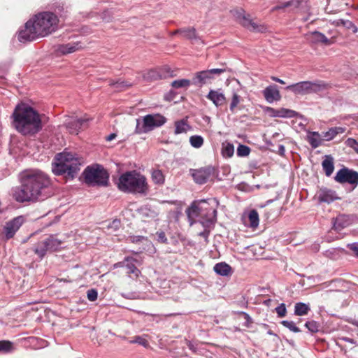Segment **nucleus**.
Listing matches in <instances>:
<instances>
[{
  "label": "nucleus",
  "instance_id": "nucleus-1",
  "mask_svg": "<svg viewBox=\"0 0 358 358\" xmlns=\"http://www.w3.org/2000/svg\"><path fill=\"white\" fill-rule=\"evenodd\" d=\"M21 185L13 190V196L18 202L43 200L45 190L51 185L50 178L38 169H29L20 174Z\"/></svg>",
  "mask_w": 358,
  "mask_h": 358
},
{
  "label": "nucleus",
  "instance_id": "nucleus-2",
  "mask_svg": "<svg viewBox=\"0 0 358 358\" xmlns=\"http://www.w3.org/2000/svg\"><path fill=\"white\" fill-rule=\"evenodd\" d=\"M11 119L13 127L22 135H33L42 129L38 113L24 103L15 106Z\"/></svg>",
  "mask_w": 358,
  "mask_h": 358
},
{
  "label": "nucleus",
  "instance_id": "nucleus-3",
  "mask_svg": "<svg viewBox=\"0 0 358 358\" xmlns=\"http://www.w3.org/2000/svg\"><path fill=\"white\" fill-rule=\"evenodd\" d=\"M217 205L218 201L215 198L194 201L185 210L189 224L192 225L195 218L199 217L202 226L213 225L217 220Z\"/></svg>",
  "mask_w": 358,
  "mask_h": 358
},
{
  "label": "nucleus",
  "instance_id": "nucleus-4",
  "mask_svg": "<svg viewBox=\"0 0 358 358\" xmlns=\"http://www.w3.org/2000/svg\"><path fill=\"white\" fill-rule=\"evenodd\" d=\"M82 163V159L76 154L64 151L55 155L52 171L56 176L64 175L73 179L80 171Z\"/></svg>",
  "mask_w": 358,
  "mask_h": 358
},
{
  "label": "nucleus",
  "instance_id": "nucleus-5",
  "mask_svg": "<svg viewBox=\"0 0 358 358\" xmlns=\"http://www.w3.org/2000/svg\"><path fill=\"white\" fill-rule=\"evenodd\" d=\"M118 189L126 193L145 194L148 187L146 178L136 171H127L120 175L117 182Z\"/></svg>",
  "mask_w": 358,
  "mask_h": 358
},
{
  "label": "nucleus",
  "instance_id": "nucleus-6",
  "mask_svg": "<svg viewBox=\"0 0 358 358\" xmlns=\"http://www.w3.org/2000/svg\"><path fill=\"white\" fill-rule=\"evenodd\" d=\"M32 23L41 37L55 32L58 27V17L52 12H41L32 19Z\"/></svg>",
  "mask_w": 358,
  "mask_h": 358
},
{
  "label": "nucleus",
  "instance_id": "nucleus-7",
  "mask_svg": "<svg viewBox=\"0 0 358 358\" xmlns=\"http://www.w3.org/2000/svg\"><path fill=\"white\" fill-rule=\"evenodd\" d=\"M166 121L164 116L161 114H149L142 119H136L135 133L138 134H145L152 131L156 127L162 126Z\"/></svg>",
  "mask_w": 358,
  "mask_h": 358
},
{
  "label": "nucleus",
  "instance_id": "nucleus-8",
  "mask_svg": "<svg viewBox=\"0 0 358 358\" xmlns=\"http://www.w3.org/2000/svg\"><path fill=\"white\" fill-rule=\"evenodd\" d=\"M86 183L92 186H107L109 175L101 165L88 166L84 171Z\"/></svg>",
  "mask_w": 358,
  "mask_h": 358
},
{
  "label": "nucleus",
  "instance_id": "nucleus-9",
  "mask_svg": "<svg viewBox=\"0 0 358 358\" xmlns=\"http://www.w3.org/2000/svg\"><path fill=\"white\" fill-rule=\"evenodd\" d=\"M329 85L324 81H303L289 85L287 90H291L296 94H306L317 93L325 91L328 89Z\"/></svg>",
  "mask_w": 358,
  "mask_h": 358
},
{
  "label": "nucleus",
  "instance_id": "nucleus-10",
  "mask_svg": "<svg viewBox=\"0 0 358 358\" xmlns=\"http://www.w3.org/2000/svg\"><path fill=\"white\" fill-rule=\"evenodd\" d=\"M62 241L55 236L50 235L48 238L38 241L34 249L36 255L41 259L48 252H54L61 248Z\"/></svg>",
  "mask_w": 358,
  "mask_h": 358
},
{
  "label": "nucleus",
  "instance_id": "nucleus-11",
  "mask_svg": "<svg viewBox=\"0 0 358 358\" xmlns=\"http://www.w3.org/2000/svg\"><path fill=\"white\" fill-rule=\"evenodd\" d=\"M226 71L225 69H212L196 72L192 79V83L196 86H203L210 82L216 76Z\"/></svg>",
  "mask_w": 358,
  "mask_h": 358
},
{
  "label": "nucleus",
  "instance_id": "nucleus-12",
  "mask_svg": "<svg viewBox=\"0 0 358 358\" xmlns=\"http://www.w3.org/2000/svg\"><path fill=\"white\" fill-rule=\"evenodd\" d=\"M24 222L23 216H17L13 220L6 222L2 235L6 240L12 238Z\"/></svg>",
  "mask_w": 358,
  "mask_h": 358
},
{
  "label": "nucleus",
  "instance_id": "nucleus-13",
  "mask_svg": "<svg viewBox=\"0 0 358 358\" xmlns=\"http://www.w3.org/2000/svg\"><path fill=\"white\" fill-rule=\"evenodd\" d=\"M335 180L340 183H349L357 186L358 185V172L348 168L340 169L335 176Z\"/></svg>",
  "mask_w": 358,
  "mask_h": 358
},
{
  "label": "nucleus",
  "instance_id": "nucleus-14",
  "mask_svg": "<svg viewBox=\"0 0 358 358\" xmlns=\"http://www.w3.org/2000/svg\"><path fill=\"white\" fill-rule=\"evenodd\" d=\"M38 37L41 36L37 32L36 27L33 24L32 20L27 21L24 25V28L21 29L18 34L19 41L23 43L34 41Z\"/></svg>",
  "mask_w": 358,
  "mask_h": 358
},
{
  "label": "nucleus",
  "instance_id": "nucleus-15",
  "mask_svg": "<svg viewBox=\"0 0 358 358\" xmlns=\"http://www.w3.org/2000/svg\"><path fill=\"white\" fill-rule=\"evenodd\" d=\"M236 17L240 20V23L250 31L262 33L266 30V27L264 24L255 22L250 19L249 16L244 14L243 10L237 11Z\"/></svg>",
  "mask_w": 358,
  "mask_h": 358
},
{
  "label": "nucleus",
  "instance_id": "nucleus-16",
  "mask_svg": "<svg viewBox=\"0 0 358 358\" xmlns=\"http://www.w3.org/2000/svg\"><path fill=\"white\" fill-rule=\"evenodd\" d=\"M215 169L212 166L203 167L199 169H191L190 173L197 184H204L213 176Z\"/></svg>",
  "mask_w": 358,
  "mask_h": 358
},
{
  "label": "nucleus",
  "instance_id": "nucleus-17",
  "mask_svg": "<svg viewBox=\"0 0 358 358\" xmlns=\"http://www.w3.org/2000/svg\"><path fill=\"white\" fill-rule=\"evenodd\" d=\"M307 39L314 44L322 43L325 45H331L334 43L333 38L329 39L324 34L317 31L308 34Z\"/></svg>",
  "mask_w": 358,
  "mask_h": 358
},
{
  "label": "nucleus",
  "instance_id": "nucleus-18",
  "mask_svg": "<svg viewBox=\"0 0 358 358\" xmlns=\"http://www.w3.org/2000/svg\"><path fill=\"white\" fill-rule=\"evenodd\" d=\"M87 119L83 118H71L68 122H66V129L69 133L73 134H78L80 129L86 126Z\"/></svg>",
  "mask_w": 358,
  "mask_h": 358
},
{
  "label": "nucleus",
  "instance_id": "nucleus-19",
  "mask_svg": "<svg viewBox=\"0 0 358 358\" xmlns=\"http://www.w3.org/2000/svg\"><path fill=\"white\" fill-rule=\"evenodd\" d=\"M338 199L336 192L327 188H322L318 192V199L320 202L329 203Z\"/></svg>",
  "mask_w": 358,
  "mask_h": 358
},
{
  "label": "nucleus",
  "instance_id": "nucleus-20",
  "mask_svg": "<svg viewBox=\"0 0 358 358\" xmlns=\"http://www.w3.org/2000/svg\"><path fill=\"white\" fill-rule=\"evenodd\" d=\"M206 98L211 101L217 107L223 105L226 101L225 96L220 90H210Z\"/></svg>",
  "mask_w": 358,
  "mask_h": 358
},
{
  "label": "nucleus",
  "instance_id": "nucleus-21",
  "mask_svg": "<svg viewBox=\"0 0 358 358\" xmlns=\"http://www.w3.org/2000/svg\"><path fill=\"white\" fill-rule=\"evenodd\" d=\"M263 94L265 99L268 103H272L274 101L280 99V94L279 90L275 85H269L263 91Z\"/></svg>",
  "mask_w": 358,
  "mask_h": 358
},
{
  "label": "nucleus",
  "instance_id": "nucleus-22",
  "mask_svg": "<svg viewBox=\"0 0 358 358\" xmlns=\"http://www.w3.org/2000/svg\"><path fill=\"white\" fill-rule=\"evenodd\" d=\"M81 48V45L78 42L69 43L67 44L59 45L57 47L56 52L58 54L66 55L73 53Z\"/></svg>",
  "mask_w": 358,
  "mask_h": 358
},
{
  "label": "nucleus",
  "instance_id": "nucleus-23",
  "mask_svg": "<svg viewBox=\"0 0 358 358\" xmlns=\"http://www.w3.org/2000/svg\"><path fill=\"white\" fill-rule=\"evenodd\" d=\"M124 262H126L125 267L128 270L127 273L129 276L132 278L131 275H133L136 278H138L141 275V271L135 266V262H137L136 259L133 257H125Z\"/></svg>",
  "mask_w": 358,
  "mask_h": 358
},
{
  "label": "nucleus",
  "instance_id": "nucleus-24",
  "mask_svg": "<svg viewBox=\"0 0 358 358\" xmlns=\"http://www.w3.org/2000/svg\"><path fill=\"white\" fill-rule=\"evenodd\" d=\"M346 131V127H335L329 129L328 131L322 132V136L324 141H329L334 139L337 135L343 134Z\"/></svg>",
  "mask_w": 358,
  "mask_h": 358
},
{
  "label": "nucleus",
  "instance_id": "nucleus-25",
  "mask_svg": "<svg viewBox=\"0 0 358 358\" xmlns=\"http://www.w3.org/2000/svg\"><path fill=\"white\" fill-rule=\"evenodd\" d=\"M350 224V219L348 215H341L336 217L333 223V228L336 231H341Z\"/></svg>",
  "mask_w": 358,
  "mask_h": 358
},
{
  "label": "nucleus",
  "instance_id": "nucleus-26",
  "mask_svg": "<svg viewBox=\"0 0 358 358\" xmlns=\"http://www.w3.org/2000/svg\"><path fill=\"white\" fill-rule=\"evenodd\" d=\"M322 134L316 131L308 133L307 139L313 148H317L321 145L322 141L324 140L322 138Z\"/></svg>",
  "mask_w": 358,
  "mask_h": 358
},
{
  "label": "nucleus",
  "instance_id": "nucleus-27",
  "mask_svg": "<svg viewBox=\"0 0 358 358\" xmlns=\"http://www.w3.org/2000/svg\"><path fill=\"white\" fill-rule=\"evenodd\" d=\"M322 169L327 176H330L334 170V159L330 155L325 156L322 163Z\"/></svg>",
  "mask_w": 358,
  "mask_h": 358
},
{
  "label": "nucleus",
  "instance_id": "nucleus-28",
  "mask_svg": "<svg viewBox=\"0 0 358 358\" xmlns=\"http://www.w3.org/2000/svg\"><path fill=\"white\" fill-rule=\"evenodd\" d=\"M213 269L217 274L222 276H227L231 272V266L224 262L216 264L214 266Z\"/></svg>",
  "mask_w": 358,
  "mask_h": 358
},
{
  "label": "nucleus",
  "instance_id": "nucleus-29",
  "mask_svg": "<svg viewBox=\"0 0 358 358\" xmlns=\"http://www.w3.org/2000/svg\"><path fill=\"white\" fill-rule=\"evenodd\" d=\"M191 129V126L187 123V120L182 119L175 122V134L186 133Z\"/></svg>",
  "mask_w": 358,
  "mask_h": 358
},
{
  "label": "nucleus",
  "instance_id": "nucleus-30",
  "mask_svg": "<svg viewBox=\"0 0 358 358\" xmlns=\"http://www.w3.org/2000/svg\"><path fill=\"white\" fill-rule=\"evenodd\" d=\"M143 78L146 81H153L162 78V75L156 69H150L143 73Z\"/></svg>",
  "mask_w": 358,
  "mask_h": 358
},
{
  "label": "nucleus",
  "instance_id": "nucleus-31",
  "mask_svg": "<svg viewBox=\"0 0 358 358\" xmlns=\"http://www.w3.org/2000/svg\"><path fill=\"white\" fill-rule=\"evenodd\" d=\"M310 310L308 304L299 302L295 303L294 314L298 316L306 315Z\"/></svg>",
  "mask_w": 358,
  "mask_h": 358
},
{
  "label": "nucleus",
  "instance_id": "nucleus-32",
  "mask_svg": "<svg viewBox=\"0 0 358 358\" xmlns=\"http://www.w3.org/2000/svg\"><path fill=\"white\" fill-rule=\"evenodd\" d=\"M248 226L252 229H256L259 222V214L256 210H252L250 211L248 216Z\"/></svg>",
  "mask_w": 358,
  "mask_h": 358
},
{
  "label": "nucleus",
  "instance_id": "nucleus-33",
  "mask_svg": "<svg viewBox=\"0 0 358 358\" xmlns=\"http://www.w3.org/2000/svg\"><path fill=\"white\" fill-rule=\"evenodd\" d=\"M301 3V1L299 0H291L287 2L281 3L279 5L274 6L271 11H276L278 10L284 9L285 8H288L289 6H294V8H298Z\"/></svg>",
  "mask_w": 358,
  "mask_h": 358
},
{
  "label": "nucleus",
  "instance_id": "nucleus-34",
  "mask_svg": "<svg viewBox=\"0 0 358 358\" xmlns=\"http://www.w3.org/2000/svg\"><path fill=\"white\" fill-rule=\"evenodd\" d=\"M180 33L182 34V36L189 39H196V33L194 28H186L182 29H178L174 31V34Z\"/></svg>",
  "mask_w": 358,
  "mask_h": 358
},
{
  "label": "nucleus",
  "instance_id": "nucleus-35",
  "mask_svg": "<svg viewBox=\"0 0 358 358\" xmlns=\"http://www.w3.org/2000/svg\"><path fill=\"white\" fill-rule=\"evenodd\" d=\"M234 152V146L232 143L225 142L222 143V154L224 157H231Z\"/></svg>",
  "mask_w": 358,
  "mask_h": 358
},
{
  "label": "nucleus",
  "instance_id": "nucleus-36",
  "mask_svg": "<svg viewBox=\"0 0 358 358\" xmlns=\"http://www.w3.org/2000/svg\"><path fill=\"white\" fill-rule=\"evenodd\" d=\"M204 143L203 138L199 135H193L189 138V143L194 148H200Z\"/></svg>",
  "mask_w": 358,
  "mask_h": 358
},
{
  "label": "nucleus",
  "instance_id": "nucleus-37",
  "mask_svg": "<svg viewBox=\"0 0 358 358\" xmlns=\"http://www.w3.org/2000/svg\"><path fill=\"white\" fill-rule=\"evenodd\" d=\"M152 181L157 185H162L164 182V176L162 171L160 170H154L152 172Z\"/></svg>",
  "mask_w": 358,
  "mask_h": 358
},
{
  "label": "nucleus",
  "instance_id": "nucleus-38",
  "mask_svg": "<svg viewBox=\"0 0 358 358\" xmlns=\"http://www.w3.org/2000/svg\"><path fill=\"white\" fill-rule=\"evenodd\" d=\"M242 98L240 95H238L236 92H234L232 94L231 101L230 103V110L231 113H234L235 108L242 101Z\"/></svg>",
  "mask_w": 358,
  "mask_h": 358
},
{
  "label": "nucleus",
  "instance_id": "nucleus-39",
  "mask_svg": "<svg viewBox=\"0 0 358 358\" xmlns=\"http://www.w3.org/2000/svg\"><path fill=\"white\" fill-rule=\"evenodd\" d=\"M141 213L143 217H148L153 220L156 219L158 215L157 213L155 210H152L148 207L142 208L141 210Z\"/></svg>",
  "mask_w": 358,
  "mask_h": 358
},
{
  "label": "nucleus",
  "instance_id": "nucleus-40",
  "mask_svg": "<svg viewBox=\"0 0 358 358\" xmlns=\"http://www.w3.org/2000/svg\"><path fill=\"white\" fill-rule=\"evenodd\" d=\"M191 81L188 79L176 80L171 83V86L174 88L188 87Z\"/></svg>",
  "mask_w": 358,
  "mask_h": 358
},
{
  "label": "nucleus",
  "instance_id": "nucleus-41",
  "mask_svg": "<svg viewBox=\"0 0 358 358\" xmlns=\"http://www.w3.org/2000/svg\"><path fill=\"white\" fill-rule=\"evenodd\" d=\"M343 251V249H338V248H331L329 250H327L324 252V255L328 258L332 259H336L339 257V251Z\"/></svg>",
  "mask_w": 358,
  "mask_h": 358
},
{
  "label": "nucleus",
  "instance_id": "nucleus-42",
  "mask_svg": "<svg viewBox=\"0 0 358 358\" xmlns=\"http://www.w3.org/2000/svg\"><path fill=\"white\" fill-rule=\"evenodd\" d=\"M129 343L132 344L137 343L140 345L143 346L144 348L149 347L148 341L143 336H134L133 339L129 341Z\"/></svg>",
  "mask_w": 358,
  "mask_h": 358
},
{
  "label": "nucleus",
  "instance_id": "nucleus-43",
  "mask_svg": "<svg viewBox=\"0 0 358 358\" xmlns=\"http://www.w3.org/2000/svg\"><path fill=\"white\" fill-rule=\"evenodd\" d=\"M296 112L290 109L281 108L279 109V112L277 115L280 117H294L296 115Z\"/></svg>",
  "mask_w": 358,
  "mask_h": 358
},
{
  "label": "nucleus",
  "instance_id": "nucleus-44",
  "mask_svg": "<svg viewBox=\"0 0 358 358\" xmlns=\"http://www.w3.org/2000/svg\"><path fill=\"white\" fill-rule=\"evenodd\" d=\"M13 343L8 341H0V352H10L13 351Z\"/></svg>",
  "mask_w": 358,
  "mask_h": 358
},
{
  "label": "nucleus",
  "instance_id": "nucleus-45",
  "mask_svg": "<svg viewBox=\"0 0 358 358\" xmlns=\"http://www.w3.org/2000/svg\"><path fill=\"white\" fill-rule=\"evenodd\" d=\"M305 326L311 333H317L319 331L320 325L316 321H308L306 322Z\"/></svg>",
  "mask_w": 358,
  "mask_h": 358
},
{
  "label": "nucleus",
  "instance_id": "nucleus-46",
  "mask_svg": "<svg viewBox=\"0 0 358 358\" xmlns=\"http://www.w3.org/2000/svg\"><path fill=\"white\" fill-rule=\"evenodd\" d=\"M281 324L285 327L286 328L289 329L290 331L294 332V333H298V332H300L301 330L299 329V328H298L296 325H295V323L293 322V321H288V320H282L281 322Z\"/></svg>",
  "mask_w": 358,
  "mask_h": 358
},
{
  "label": "nucleus",
  "instance_id": "nucleus-47",
  "mask_svg": "<svg viewBox=\"0 0 358 358\" xmlns=\"http://www.w3.org/2000/svg\"><path fill=\"white\" fill-rule=\"evenodd\" d=\"M250 149L245 145H239L237 148V155L238 157H246L250 154Z\"/></svg>",
  "mask_w": 358,
  "mask_h": 358
},
{
  "label": "nucleus",
  "instance_id": "nucleus-48",
  "mask_svg": "<svg viewBox=\"0 0 358 358\" xmlns=\"http://www.w3.org/2000/svg\"><path fill=\"white\" fill-rule=\"evenodd\" d=\"M345 144L348 147L353 149V150L358 155V142L357 140L349 138L346 140Z\"/></svg>",
  "mask_w": 358,
  "mask_h": 358
},
{
  "label": "nucleus",
  "instance_id": "nucleus-49",
  "mask_svg": "<svg viewBox=\"0 0 358 358\" xmlns=\"http://www.w3.org/2000/svg\"><path fill=\"white\" fill-rule=\"evenodd\" d=\"M110 85L112 86H114L115 87H116L117 90H122L123 88H124L126 87L131 86V84H129L128 83L120 80H118L115 82H113V81L110 82Z\"/></svg>",
  "mask_w": 358,
  "mask_h": 358
},
{
  "label": "nucleus",
  "instance_id": "nucleus-50",
  "mask_svg": "<svg viewBox=\"0 0 358 358\" xmlns=\"http://www.w3.org/2000/svg\"><path fill=\"white\" fill-rule=\"evenodd\" d=\"M275 312L279 317H285L287 313L285 304L283 303H280L278 306L275 308Z\"/></svg>",
  "mask_w": 358,
  "mask_h": 358
},
{
  "label": "nucleus",
  "instance_id": "nucleus-51",
  "mask_svg": "<svg viewBox=\"0 0 358 358\" xmlns=\"http://www.w3.org/2000/svg\"><path fill=\"white\" fill-rule=\"evenodd\" d=\"M87 296L89 301H94L97 299L98 292L95 289H90L87 292Z\"/></svg>",
  "mask_w": 358,
  "mask_h": 358
},
{
  "label": "nucleus",
  "instance_id": "nucleus-52",
  "mask_svg": "<svg viewBox=\"0 0 358 358\" xmlns=\"http://www.w3.org/2000/svg\"><path fill=\"white\" fill-rule=\"evenodd\" d=\"M342 24L346 27L348 29H351L353 33H357L358 31V27L349 20H341Z\"/></svg>",
  "mask_w": 358,
  "mask_h": 358
},
{
  "label": "nucleus",
  "instance_id": "nucleus-53",
  "mask_svg": "<svg viewBox=\"0 0 358 358\" xmlns=\"http://www.w3.org/2000/svg\"><path fill=\"white\" fill-rule=\"evenodd\" d=\"M239 314L243 315L245 320L243 325L248 328L250 327L252 324V319L251 317L245 312H240Z\"/></svg>",
  "mask_w": 358,
  "mask_h": 358
},
{
  "label": "nucleus",
  "instance_id": "nucleus-54",
  "mask_svg": "<svg viewBox=\"0 0 358 358\" xmlns=\"http://www.w3.org/2000/svg\"><path fill=\"white\" fill-rule=\"evenodd\" d=\"M120 227V221L119 220H114L108 225V229H112V231H116Z\"/></svg>",
  "mask_w": 358,
  "mask_h": 358
},
{
  "label": "nucleus",
  "instance_id": "nucleus-55",
  "mask_svg": "<svg viewBox=\"0 0 358 358\" xmlns=\"http://www.w3.org/2000/svg\"><path fill=\"white\" fill-rule=\"evenodd\" d=\"M204 227L203 231L199 233V236L203 237L206 241H208V236L210 234V229L209 228L210 226H203Z\"/></svg>",
  "mask_w": 358,
  "mask_h": 358
},
{
  "label": "nucleus",
  "instance_id": "nucleus-56",
  "mask_svg": "<svg viewBox=\"0 0 358 358\" xmlns=\"http://www.w3.org/2000/svg\"><path fill=\"white\" fill-rule=\"evenodd\" d=\"M348 248L353 252L356 257H358V243L348 244Z\"/></svg>",
  "mask_w": 358,
  "mask_h": 358
},
{
  "label": "nucleus",
  "instance_id": "nucleus-57",
  "mask_svg": "<svg viewBox=\"0 0 358 358\" xmlns=\"http://www.w3.org/2000/svg\"><path fill=\"white\" fill-rule=\"evenodd\" d=\"M157 241L162 243H167V238L164 232H157Z\"/></svg>",
  "mask_w": 358,
  "mask_h": 358
},
{
  "label": "nucleus",
  "instance_id": "nucleus-58",
  "mask_svg": "<svg viewBox=\"0 0 358 358\" xmlns=\"http://www.w3.org/2000/svg\"><path fill=\"white\" fill-rule=\"evenodd\" d=\"M142 239H143V236H131L127 238V241L131 243H138L140 242Z\"/></svg>",
  "mask_w": 358,
  "mask_h": 358
},
{
  "label": "nucleus",
  "instance_id": "nucleus-59",
  "mask_svg": "<svg viewBox=\"0 0 358 358\" xmlns=\"http://www.w3.org/2000/svg\"><path fill=\"white\" fill-rule=\"evenodd\" d=\"M126 262L124 260L123 262H117L113 265V268H119V267H123L125 266Z\"/></svg>",
  "mask_w": 358,
  "mask_h": 358
},
{
  "label": "nucleus",
  "instance_id": "nucleus-60",
  "mask_svg": "<svg viewBox=\"0 0 358 358\" xmlns=\"http://www.w3.org/2000/svg\"><path fill=\"white\" fill-rule=\"evenodd\" d=\"M267 110L271 111V115L273 116L278 117V115H277V113L279 112V110L273 109L272 108H268Z\"/></svg>",
  "mask_w": 358,
  "mask_h": 358
},
{
  "label": "nucleus",
  "instance_id": "nucleus-61",
  "mask_svg": "<svg viewBox=\"0 0 358 358\" xmlns=\"http://www.w3.org/2000/svg\"><path fill=\"white\" fill-rule=\"evenodd\" d=\"M121 296L125 299H133V294L132 293H129V294H124V293H122L121 294Z\"/></svg>",
  "mask_w": 358,
  "mask_h": 358
},
{
  "label": "nucleus",
  "instance_id": "nucleus-62",
  "mask_svg": "<svg viewBox=\"0 0 358 358\" xmlns=\"http://www.w3.org/2000/svg\"><path fill=\"white\" fill-rule=\"evenodd\" d=\"M278 150H279L280 154L281 155H284V153H285V149L284 145H280L278 146Z\"/></svg>",
  "mask_w": 358,
  "mask_h": 358
},
{
  "label": "nucleus",
  "instance_id": "nucleus-63",
  "mask_svg": "<svg viewBox=\"0 0 358 358\" xmlns=\"http://www.w3.org/2000/svg\"><path fill=\"white\" fill-rule=\"evenodd\" d=\"M272 80L280 84H285V82L282 80L276 77H272Z\"/></svg>",
  "mask_w": 358,
  "mask_h": 358
},
{
  "label": "nucleus",
  "instance_id": "nucleus-64",
  "mask_svg": "<svg viewBox=\"0 0 358 358\" xmlns=\"http://www.w3.org/2000/svg\"><path fill=\"white\" fill-rule=\"evenodd\" d=\"M115 136H116V135H115V134H110L108 136H107L106 139H107L108 141H111V140H113V138H115Z\"/></svg>",
  "mask_w": 358,
  "mask_h": 358
}]
</instances>
